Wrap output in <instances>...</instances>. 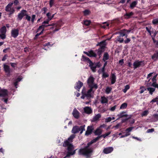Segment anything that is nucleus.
Listing matches in <instances>:
<instances>
[{"instance_id":"obj_22","label":"nucleus","mask_w":158,"mask_h":158,"mask_svg":"<svg viewBox=\"0 0 158 158\" xmlns=\"http://www.w3.org/2000/svg\"><path fill=\"white\" fill-rule=\"evenodd\" d=\"M97 56V54L94 52V51L91 50L89 51L88 56L90 57H96Z\"/></svg>"},{"instance_id":"obj_15","label":"nucleus","mask_w":158,"mask_h":158,"mask_svg":"<svg viewBox=\"0 0 158 158\" xmlns=\"http://www.w3.org/2000/svg\"><path fill=\"white\" fill-rule=\"evenodd\" d=\"M73 115L75 118L78 119L79 117V112L76 109H75L73 112Z\"/></svg>"},{"instance_id":"obj_7","label":"nucleus","mask_w":158,"mask_h":158,"mask_svg":"<svg viewBox=\"0 0 158 158\" xmlns=\"http://www.w3.org/2000/svg\"><path fill=\"white\" fill-rule=\"evenodd\" d=\"M19 30L17 29H14L11 30V35L12 37L16 38L19 34Z\"/></svg>"},{"instance_id":"obj_45","label":"nucleus","mask_w":158,"mask_h":158,"mask_svg":"<svg viewBox=\"0 0 158 158\" xmlns=\"http://www.w3.org/2000/svg\"><path fill=\"white\" fill-rule=\"evenodd\" d=\"M148 113V111L147 110H146L143 111L141 114L142 117L146 116Z\"/></svg>"},{"instance_id":"obj_42","label":"nucleus","mask_w":158,"mask_h":158,"mask_svg":"<svg viewBox=\"0 0 158 158\" xmlns=\"http://www.w3.org/2000/svg\"><path fill=\"white\" fill-rule=\"evenodd\" d=\"M25 17L24 18L25 19L27 20L28 21L30 22L31 20V17L29 16L27 13L25 15Z\"/></svg>"},{"instance_id":"obj_9","label":"nucleus","mask_w":158,"mask_h":158,"mask_svg":"<svg viewBox=\"0 0 158 158\" xmlns=\"http://www.w3.org/2000/svg\"><path fill=\"white\" fill-rule=\"evenodd\" d=\"M94 130V127L91 126H88L87 128V131L85 133V135L88 136L91 135Z\"/></svg>"},{"instance_id":"obj_24","label":"nucleus","mask_w":158,"mask_h":158,"mask_svg":"<svg viewBox=\"0 0 158 158\" xmlns=\"http://www.w3.org/2000/svg\"><path fill=\"white\" fill-rule=\"evenodd\" d=\"M101 103L102 104L107 103L108 102V99L105 96L101 97Z\"/></svg>"},{"instance_id":"obj_36","label":"nucleus","mask_w":158,"mask_h":158,"mask_svg":"<svg viewBox=\"0 0 158 158\" xmlns=\"http://www.w3.org/2000/svg\"><path fill=\"white\" fill-rule=\"evenodd\" d=\"M152 22L153 24L155 25H158V18L153 19Z\"/></svg>"},{"instance_id":"obj_25","label":"nucleus","mask_w":158,"mask_h":158,"mask_svg":"<svg viewBox=\"0 0 158 158\" xmlns=\"http://www.w3.org/2000/svg\"><path fill=\"white\" fill-rule=\"evenodd\" d=\"M138 3V2L137 1H135L133 2L130 4V8L131 9H133L136 6Z\"/></svg>"},{"instance_id":"obj_56","label":"nucleus","mask_w":158,"mask_h":158,"mask_svg":"<svg viewBox=\"0 0 158 158\" xmlns=\"http://www.w3.org/2000/svg\"><path fill=\"white\" fill-rule=\"evenodd\" d=\"M131 41V39L130 38H127V39L124 40V43L127 44L130 42Z\"/></svg>"},{"instance_id":"obj_53","label":"nucleus","mask_w":158,"mask_h":158,"mask_svg":"<svg viewBox=\"0 0 158 158\" xmlns=\"http://www.w3.org/2000/svg\"><path fill=\"white\" fill-rule=\"evenodd\" d=\"M157 75H158V74H156V75H155L154 76V77L152 79V82L154 81L155 82H156V77L157 76Z\"/></svg>"},{"instance_id":"obj_64","label":"nucleus","mask_w":158,"mask_h":158,"mask_svg":"<svg viewBox=\"0 0 158 158\" xmlns=\"http://www.w3.org/2000/svg\"><path fill=\"white\" fill-rule=\"evenodd\" d=\"M119 63L121 65H122L124 63V60L123 59H122L121 60H120L119 61Z\"/></svg>"},{"instance_id":"obj_12","label":"nucleus","mask_w":158,"mask_h":158,"mask_svg":"<svg viewBox=\"0 0 158 158\" xmlns=\"http://www.w3.org/2000/svg\"><path fill=\"white\" fill-rule=\"evenodd\" d=\"M113 150V148L112 147H109L105 148L103 150V152L105 154H108L112 152Z\"/></svg>"},{"instance_id":"obj_27","label":"nucleus","mask_w":158,"mask_h":158,"mask_svg":"<svg viewBox=\"0 0 158 158\" xmlns=\"http://www.w3.org/2000/svg\"><path fill=\"white\" fill-rule=\"evenodd\" d=\"M125 113L126 112H123L118 114V116L119 117V118H122L123 117H127L128 116V115L126 114H125Z\"/></svg>"},{"instance_id":"obj_2","label":"nucleus","mask_w":158,"mask_h":158,"mask_svg":"<svg viewBox=\"0 0 158 158\" xmlns=\"http://www.w3.org/2000/svg\"><path fill=\"white\" fill-rule=\"evenodd\" d=\"M94 78L90 76L87 80V84L89 88H94L96 90L98 88V85L97 84L94 83Z\"/></svg>"},{"instance_id":"obj_49","label":"nucleus","mask_w":158,"mask_h":158,"mask_svg":"<svg viewBox=\"0 0 158 158\" xmlns=\"http://www.w3.org/2000/svg\"><path fill=\"white\" fill-rule=\"evenodd\" d=\"M112 89L109 87H107L106 88V92L107 94H109L110 93L111 90Z\"/></svg>"},{"instance_id":"obj_62","label":"nucleus","mask_w":158,"mask_h":158,"mask_svg":"<svg viewBox=\"0 0 158 158\" xmlns=\"http://www.w3.org/2000/svg\"><path fill=\"white\" fill-rule=\"evenodd\" d=\"M154 131V128H152L151 129H148L147 131L148 133H151L153 132Z\"/></svg>"},{"instance_id":"obj_30","label":"nucleus","mask_w":158,"mask_h":158,"mask_svg":"<svg viewBox=\"0 0 158 158\" xmlns=\"http://www.w3.org/2000/svg\"><path fill=\"white\" fill-rule=\"evenodd\" d=\"M101 117V115L100 114L96 115L93 118L94 121H96L98 120Z\"/></svg>"},{"instance_id":"obj_13","label":"nucleus","mask_w":158,"mask_h":158,"mask_svg":"<svg viewBox=\"0 0 158 158\" xmlns=\"http://www.w3.org/2000/svg\"><path fill=\"white\" fill-rule=\"evenodd\" d=\"M89 66L91 70L93 72H95L96 71V66L95 64L92 61L90 62V63H89Z\"/></svg>"},{"instance_id":"obj_6","label":"nucleus","mask_w":158,"mask_h":158,"mask_svg":"<svg viewBox=\"0 0 158 158\" xmlns=\"http://www.w3.org/2000/svg\"><path fill=\"white\" fill-rule=\"evenodd\" d=\"M90 89L88 90L87 93L84 92L85 94V96H86V97L88 99H90L92 98H93V97L91 93L92 92L93 93L94 92V91H93V89L94 88H89Z\"/></svg>"},{"instance_id":"obj_55","label":"nucleus","mask_w":158,"mask_h":158,"mask_svg":"<svg viewBox=\"0 0 158 158\" xmlns=\"http://www.w3.org/2000/svg\"><path fill=\"white\" fill-rule=\"evenodd\" d=\"M54 0H50L49 1V5L50 7H52L54 4Z\"/></svg>"},{"instance_id":"obj_59","label":"nucleus","mask_w":158,"mask_h":158,"mask_svg":"<svg viewBox=\"0 0 158 158\" xmlns=\"http://www.w3.org/2000/svg\"><path fill=\"white\" fill-rule=\"evenodd\" d=\"M94 63H95V65H96V67H98V68H100L101 66V64H100V62H94Z\"/></svg>"},{"instance_id":"obj_14","label":"nucleus","mask_w":158,"mask_h":158,"mask_svg":"<svg viewBox=\"0 0 158 158\" xmlns=\"http://www.w3.org/2000/svg\"><path fill=\"white\" fill-rule=\"evenodd\" d=\"M83 85V83L79 80L77 82H76V85L74 87L75 88L79 91L80 89L82 86Z\"/></svg>"},{"instance_id":"obj_23","label":"nucleus","mask_w":158,"mask_h":158,"mask_svg":"<svg viewBox=\"0 0 158 158\" xmlns=\"http://www.w3.org/2000/svg\"><path fill=\"white\" fill-rule=\"evenodd\" d=\"M81 60L87 62L89 64V63H90V62L91 61L89 58L84 55H83L82 56Z\"/></svg>"},{"instance_id":"obj_46","label":"nucleus","mask_w":158,"mask_h":158,"mask_svg":"<svg viewBox=\"0 0 158 158\" xmlns=\"http://www.w3.org/2000/svg\"><path fill=\"white\" fill-rule=\"evenodd\" d=\"M151 102H156V104L157 105H158V96L156 97L155 98L153 99L151 101Z\"/></svg>"},{"instance_id":"obj_54","label":"nucleus","mask_w":158,"mask_h":158,"mask_svg":"<svg viewBox=\"0 0 158 158\" xmlns=\"http://www.w3.org/2000/svg\"><path fill=\"white\" fill-rule=\"evenodd\" d=\"M51 13L49 12H48L46 14V15L47 16L48 19H49V20H51Z\"/></svg>"},{"instance_id":"obj_61","label":"nucleus","mask_w":158,"mask_h":158,"mask_svg":"<svg viewBox=\"0 0 158 158\" xmlns=\"http://www.w3.org/2000/svg\"><path fill=\"white\" fill-rule=\"evenodd\" d=\"M10 64L11 66L13 68H15L17 65V63H10Z\"/></svg>"},{"instance_id":"obj_16","label":"nucleus","mask_w":158,"mask_h":158,"mask_svg":"<svg viewBox=\"0 0 158 158\" xmlns=\"http://www.w3.org/2000/svg\"><path fill=\"white\" fill-rule=\"evenodd\" d=\"M84 112L88 114H90L92 112V110L91 107L89 106H86L84 108Z\"/></svg>"},{"instance_id":"obj_47","label":"nucleus","mask_w":158,"mask_h":158,"mask_svg":"<svg viewBox=\"0 0 158 158\" xmlns=\"http://www.w3.org/2000/svg\"><path fill=\"white\" fill-rule=\"evenodd\" d=\"M6 34L4 33H0V38L2 39H4L6 38Z\"/></svg>"},{"instance_id":"obj_34","label":"nucleus","mask_w":158,"mask_h":158,"mask_svg":"<svg viewBox=\"0 0 158 158\" xmlns=\"http://www.w3.org/2000/svg\"><path fill=\"white\" fill-rule=\"evenodd\" d=\"M131 30V29H130L129 30H127L126 29H124L121 31L123 33L125 34V33L128 34L130 33Z\"/></svg>"},{"instance_id":"obj_43","label":"nucleus","mask_w":158,"mask_h":158,"mask_svg":"<svg viewBox=\"0 0 158 158\" xmlns=\"http://www.w3.org/2000/svg\"><path fill=\"white\" fill-rule=\"evenodd\" d=\"M127 104L126 103H123L120 107V109H124L127 107Z\"/></svg>"},{"instance_id":"obj_63","label":"nucleus","mask_w":158,"mask_h":158,"mask_svg":"<svg viewBox=\"0 0 158 158\" xmlns=\"http://www.w3.org/2000/svg\"><path fill=\"white\" fill-rule=\"evenodd\" d=\"M82 96L81 97V98L83 99H84L85 98V97H86V96H85V94L83 92V90H82Z\"/></svg>"},{"instance_id":"obj_17","label":"nucleus","mask_w":158,"mask_h":158,"mask_svg":"<svg viewBox=\"0 0 158 158\" xmlns=\"http://www.w3.org/2000/svg\"><path fill=\"white\" fill-rule=\"evenodd\" d=\"M134 15V13L132 12H131L129 13H126L124 15V17L125 19H128L130 18Z\"/></svg>"},{"instance_id":"obj_18","label":"nucleus","mask_w":158,"mask_h":158,"mask_svg":"<svg viewBox=\"0 0 158 158\" xmlns=\"http://www.w3.org/2000/svg\"><path fill=\"white\" fill-rule=\"evenodd\" d=\"M111 84L112 85L114 84L116 81V76L115 73H111Z\"/></svg>"},{"instance_id":"obj_21","label":"nucleus","mask_w":158,"mask_h":158,"mask_svg":"<svg viewBox=\"0 0 158 158\" xmlns=\"http://www.w3.org/2000/svg\"><path fill=\"white\" fill-rule=\"evenodd\" d=\"M110 56L107 52H105L103 55V59H102L104 61H105L109 59Z\"/></svg>"},{"instance_id":"obj_19","label":"nucleus","mask_w":158,"mask_h":158,"mask_svg":"<svg viewBox=\"0 0 158 158\" xmlns=\"http://www.w3.org/2000/svg\"><path fill=\"white\" fill-rule=\"evenodd\" d=\"M54 23L55 24V25H53V26H55L56 27V28L53 31L54 32H55L56 31H57L60 29V27L61 26V25H60V23L58 22L57 23Z\"/></svg>"},{"instance_id":"obj_11","label":"nucleus","mask_w":158,"mask_h":158,"mask_svg":"<svg viewBox=\"0 0 158 158\" xmlns=\"http://www.w3.org/2000/svg\"><path fill=\"white\" fill-rule=\"evenodd\" d=\"M4 70L5 72L7 73V76L10 75V69L9 65L4 64L3 65Z\"/></svg>"},{"instance_id":"obj_57","label":"nucleus","mask_w":158,"mask_h":158,"mask_svg":"<svg viewBox=\"0 0 158 158\" xmlns=\"http://www.w3.org/2000/svg\"><path fill=\"white\" fill-rule=\"evenodd\" d=\"M8 56L7 54H5L4 56L3 57L2 59V60L3 61H5L6 60Z\"/></svg>"},{"instance_id":"obj_29","label":"nucleus","mask_w":158,"mask_h":158,"mask_svg":"<svg viewBox=\"0 0 158 158\" xmlns=\"http://www.w3.org/2000/svg\"><path fill=\"white\" fill-rule=\"evenodd\" d=\"M94 132L95 135H100L102 134V131L99 128H97Z\"/></svg>"},{"instance_id":"obj_35","label":"nucleus","mask_w":158,"mask_h":158,"mask_svg":"<svg viewBox=\"0 0 158 158\" xmlns=\"http://www.w3.org/2000/svg\"><path fill=\"white\" fill-rule=\"evenodd\" d=\"M104 51V50L98 49L97 52V55L99 56V58H100L102 52Z\"/></svg>"},{"instance_id":"obj_4","label":"nucleus","mask_w":158,"mask_h":158,"mask_svg":"<svg viewBox=\"0 0 158 158\" xmlns=\"http://www.w3.org/2000/svg\"><path fill=\"white\" fill-rule=\"evenodd\" d=\"M144 65V61L139 60L135 61L133 65L134 69H136L137 68L141 66H143Z\"/></svg>"},{"instance_id":"obj_38","label":"nucleus","mask_w":158,"mask_h":158,"mask_svg":"<svg viewBox=\"0 0 158 158\" xmlns=\"http://www.w3.org/2000/svg\"><path fill=\"white\" fill-rule=\"evenodd\" d=\"M147 88H146L144 86H141L140 88V91H139V93L140 94H142L145 90H146Z\"/></svg>"},{"instance_id":"obj_58","label":"nucleus","mask_w":158,"mask_h":158,"mask_svg":"<svg viewBox=\"0 0 158 158\" xmlns=\"http://www.w3.org/2000/svg\"><path fill=\"white\" fill-rule=\"evenodd\" d=\"M111 120H112L111 118L109 117H108V118H106V119L105 122H110Z\"/></svg>"},{"instance_id":"obj_52","label":"nucleus","mask_w":158,"mask_h":158,"mask_svg":"<svg viewBox=\"0 0 158 158\" xmlns=\"http://www.w3.org/2000/svg\"><path fill=\"white\" fill-rule=\"evenodd\" d=\"M35 18L36 15H32V18L31 19V21L32 23H33L34 22Z\"/></svg>"},{"instance_id":"obj_10","label":"nucleus","mask_w":158,"mask_h":158,"mask_svg":"<svg viewBox=\"0 0 158 158\" xmlns=\"http://www.w3.org/2000/svg\"><path fill=\"white\" fill-rule=\"evenodd\" d=\"M8 96V91L6 89H1L0 90V96L6 97Z\"/></svg>"},{"instance_id":"obj_50","label":"nucleus","mask_w":158,"mask_h":158,"mask_svg":"<svg viewBox=\"0 0 158 158\" xmlns=\"http://www.w3.org/2000/svg\"><path fill=\"white\" fill-rule=\"evenodd\" d=\"M109 76V75L105 72L102 73V77L103 78H106Z\"/></svg>"},{"instance_id":"obj_33","label":"nucleus","mask_w":158,"mask_h":158,"mask_svg":"<svg viewBox=\"0 0 158 158\" xmlns=\"http://www.w3.org/2000/svg\"><path fill=\"white\" fill-rule=\"evenodd\" d=\"M75 135L74 134H72L68 139L67 140L69 142H72L73 139L75 137Z\"/></svg>"},{"instance_id":"obj_5","label":"nucleus","mask_w":158,"mask_h":158,"mask_svg":"<svg viewBox=\"0 0 158 158\" xmlns=\"http://www.w3.org/2000/svg\"><path fill=\"white\" fill-rule=\"evenodd\" d=\"M27 11L26 10H22L18 15L17 19L19 20H21L24 16H25Z\"/></svg>"},{"instance_id":"obj_8","label":"nucleus","mask_w":158,"mask_h":158,"mask_svg":"<svg viewBox=\"0 0 158 158\" xmlns=\"http://www.w3.org/2000/svg\"><path fill=\"white\" fill-rule=\"evenodd\" d=\"M119 35L117 36V40L120 43H122L124 41V39L123 37L124 36L125 34L123 33L121 31L119 32Z\"/></svg>"},{"instance_id":"obj_20","label":"nucleus","mask_w":158,"mask_h":158,"mask_svg":"<svg viewBox=\"0 0 158 158\" xmlns=\"http://www.w3.org/2000/svg\"><path fill=\"white\" fill-rule=\"evenodd\" d=\"M100 43H101V44H100V48L99 49H101L104 50L106 46V40H104L100 42Z\"/></svg>"},{"instance_id":"obj_60","label":"nucleus","mask_w":158,"mask_h":158,"mask_svg":"<svg viewBox=\"0 0 158 158\" xmlns=\"http://www.w3.org/2000/svg\"><path fill=\"white\" fill-rule=\"evenodd\" d=\"M145 29H146V30L148 31V32L149 33V35H151V32L150 30V29H149L148 27H146Z\"/></svg>"},{"instance_id":"obj_32","label":"nucleus","mask_w":158,"mask_h":158,"mask_svg":"<svg viewBox=\"0 0 158 158\" xmlns=\"http://www.w3.org/2000/svg\"><path fill=\"white\" fill-rule=\"evenodd\" d=\"M71 143H70V142H69L68 140H66L65 141H64V143H63L62 146L63 147H68L70 145Z\"/></svg>"},{"instance_id":"obj_3","label":"nucleus","mask_w":158,"mask_h":158,"mask_svg":"<svg viewBox=\"0 0 158 158\" xmlns=\"http://www.w3.org/2000/svg\"><path fill=\"white\" fill-rule=\"evenodd\" d=\"M85 125H82L79 127L78 126H74L72 129V132L73 134H76L80 131V133L81 134L83 131L85 130Z\"/></svg>"},{"instance_id":"obj_1","label":"nucleus","mask_w":158,"mask_h":158,"mask_svg":"<svg viewBox=\"0 0 158 158\" xmlns=\"http://www.w3.org/2000/svg\"><path fill=\"white\" fill-rule=\"evenodd\" d=\"M89 147L87 145L84 148H81L79 150L78 154L79 155H82L85 156L86 158H89L91 154L93 152V148H89Z\"/></svg>"},{"instance_id":"obj_26","label":"nucleus","mask_w":158,"mask_h":158,"mask_svg":"<svg viewBox=\"0 0 158 158\" xmlns=\"http://www.w3.org/2000/svg\"><path fill=\"white\" fill-rule=\"evenodd\" d=\"M13 3H10L8 4V5L6 6L5 10L7 12L10 11V10H11V7L13 5Z\"/></svg>"},{"instance_id":"obj_28","label":"nucleus","mask_w":158,"mask_h":158,"mask_svg":"<svg viewBox=\"0 0 158 158\" xmlns=\"http://www.w3.org/2000/svg\"><path fill=\"white\" fill-rule=\"evenodd\" d=\"M6 27L3 26L0 29V33L6 34Z\"/></svg>"},{"instance_id":"obj_41","label":"nucleus","mask_w":158,"mask_h":158,"mask_svg":"<svg viewBox=\"0 0 158 158\" xmlns=\"http://www.w3.org/2000/svg\"><path fill=\"white\" fill-rule=\"evenodd\" d=\"M83 13L84 15L86 16L89 15L90 11L88 10H85L83 11Z\"/></svg>"},{"instance_id":"obj_48","label":"nucleus","mask_w":158,"mask_h":158,"mask_svg":"<svg viewBox=\"0 0 158 158\" xmlns=\"http://www.w3.org/2000/svg\"><path fill=\"white\" fill-rule=\"evenodd\" d=\"M110 133V132H108L104 134L101 135L100 136H101V137H103L104 138H105L106 137L109 135Z\"/></svg>"},{"instance_id":"obj_40","label":"nucleus","mask_w":158,"mask_h":158,"mask_svg":"<svg viewBox=\"0 0 158 158\" xmlns=\"http://www.w3.org/2000/svg\"><path fill=\"white\" fill-rule=\"evenodd\" d=\"M91 22L90 20H86L84 21L83 24L86 26H88L90 24Z\"/></svg>"},{"instance_id":"obj_31","label":"nucleus","mask_w":158,"mask_h":158,"mask_svg":"<svg viewBox=\"0 0 158 158\" xmlns=\"http://www.w3.org/2000/svg\"><path fill=\"white\" fill-rule=\"evenodd\" d=\"M147 89L149 91V94L152 95L153 92L155 90V89L152 87H148Z\"/></svg>"},{"instance_id":"obj_51","label":"nucleus","mask_w":158,"mask_h":158,"mask_svg":"<svg viewBox=\"0 0 158 158\" xmlns=\"http://www.w3.org/2000/svg\"><path fill=\"white\" fill-rule=\"evenodd\" d=\"M100 137H101V136H98L96 138H95L94 139L92 140L91 141L93 143H94L96 142L98 140Z\"/></svg>"},{"instance_id":"obj_44","label":"nucleus","mask_w":158,"mask_h":158,"mask_svg":"<svg viewBox=\"0 0 158 158\" xmlns=\"http://www.w3.org/2000/svg\"><path fill=\"white\" fill-rule=\"evenodd\" d=\"M130 86L129 85H127L125 86V88L123 89V91L124 93H126L127 90L129 89Z\"/></svg>"},{"instance_id":"obj_39","label":"nucleus","mask_w":158,"mask_h":158,"mask_svg":"<svg viewBox=\"0 0 158 158\" xmlns=\"http://www.w3.org/2000/svg\"><path fill=\"white\" fill-rule=\"evenodd\" d=\"M152 58L153 60H155V59H158V52L156 53H155L152 56Z\"/></svg>"},{"instance_id":"obj_37","label":"nucleus","mask_w":158,"mask_h":158,"mask_svg":"<svg viewBox=\"0 0 158 158\" xmlns=\"http://www.w3.org/2000/svg\"><path fill=\"white\" fill-rule=\"evenodd\" d=\"M55 25V24L54 23H52L51 24L47 25V24H44L42 23V26H43V27L44 28H44L45 27H47L48 26H53V25Z\"/></svg>"}]
</instances>
